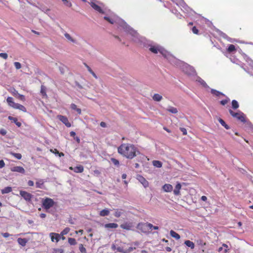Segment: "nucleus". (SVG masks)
I'll use <instances>...</instances> for the list:
<instances>
[{
	"instance_id": "f257e3e1",
	"label": "nucleus",
	"mask_w": 253,
	"mask_h": 253,
	"mask_svg": "<svg viewBox=\"0 0 253 253\" xmlns=\"http://www.w3.org/2000/svg\"><path fill=\"white\" fill-rule=\"evenodd\" d=\"M108 22L111 24L116 23L118 26L127 33L129 34L132 37V40L136 42H144L145 39L141 37L133 28L129 26L124 20L117 16L110 17Z\"/></svg>"
},
{
	"instance_id": "f03ea898",
	"label": "nucleus",
	"mask_w": 253,
	"mask_h": 253,
	"mask_svg": "<svg viewBox=\"0 0 253 253\" xmlns=\"http://www.w3.org/2000/svg\"><path fill=\"white\" fill-rule=\"evenodd\" d=\"M119 154L127 159H132L136 156V152H139L135 146L130 144H122L118 148Z\"/></svg>"
},
{
	"instance_id": "7ed1b4c3",
	"label": "nucleus",
	"mask_w": 253,
	"mask_h": 253,
	"mask_svg": "<svg viewBox=\"0 0 253 253\" xmlns=\"http://www.w3.org/2000/svg\"><path fill=\"white\" fill-rule=\"evenodd\" d=\"M170 62L179 67L185 74L188 75L194 76L196 74V71L193 67L181 60H178L175 57L174 60H172V61Z\"/></svg>"
},
{
	"instance_id": "20e7f679",
	"label": "nucleus",
	"mask_w": 253,
	"mask_h": 253,
	"mask_svg": "<svg viewBox=\"0 0 253 253\" xmlns=\"http://www.w3.org/2000/svg\"><path fill=\"white\" fill-rule=\"evenodd\" d=\"M149 50L154 53H158L160 52L165 58H167L169 62L172 61V60H174V57L171 55L169 52L165 50L162 46L158 45H151L149 44Z\"/></svg>"
},
{
	"instance_id": "39448f33",
	"label": "nucleus",
	"mask_w": 253,
	"mask_h": 253,
	"mask_svg": "<svg viewBox=\"0 0 253 253\" xmlns=\"http://www.w3.org/2000/svg\"><path fill=\"white\" fill-rule=\"evenodd\" d=\"M229 112L232 117L236 118L241 122L245 123L247 122L246 115L242 112L238 111L237 112H235L232 110L229 109Z\"/></svg>"
},
{
	"instance_id": "423d86ee",
	"label": "nucleus",
	"mask_w": 253,
	"mask_h": 253,
	"mask_svg": "<svg viewBox=\"0 0 253 253\" xmlns=\"http://www.w3.org/2000/svg\"><path fill=\"white\" fill-rule=\"evenodd\" d=\"M179 5L181 7V9L184 12L187 13L189 16L196 14V13L192 9L189 7L183 0H180Z\"/></svg>"
},
{
	"instance_id": "0eeeda50",
	"label": "nucleus",
	"mask_w": 253,
	"mask_h": 253,
	"mask_svg": "<svg viewBox=\"0 0 253 253\" xmlns=\"http://www.w3.org/2000/svg\"><path fill=\"white\" fill-rule=\"evenodd\" d=\"M55 204L56 203L53 199L46 197L42 199V207L44 209L47 210L53 207Z\"/></svg>"
},
{
	"instance_id": "6e6552de",
	"label": "nucleus",
	"mask_w": 253,
	"mask_h": 253,
	"mask_svg": "<svg viewBox=\"0 0 253 253\" xmlns=\"http://www.w3.org/2000/svg\"><path fill=\"white\" fill-rule=\"evenodd\" d=\"M208 23L207 24L210 26V25H211L213 27V29L218 34V35L224 38V39H226L228 41L233 42L235 41L234 39H232L231 38H229L225 33H223L221 31L219 30V29L216 28L214 26L212 25V23L208 20Z\"/></svg>"
},
{
	"instance_id": "1a4fd4ad",
	"label": "nucleus",
	"mask_w": 253,
	"mask_h": 253,
	"mask_svg": "<svg viewBox=\"0 0 253 253\" xmlns=\"http://www.w3.org/2000/svg\"><path fill=\"white\" fill-rule=\"evenodd\" d=\"M153 225L152 224L148 222L146 223H139L137 224V228L143 232H145L143 229H146V228H148L149 229L152 230Z\"/></svg>"
},
{
	"instance_id": "9d476101",
	"label": "nucleus",
	"mask_w": 253,
	"mask_h": 253,
	"mask_svg": "<svg viewBox=\"0 0 253 253\" xmlns=\"http://www.w3.org/2000/svg\"><path fill=\"white\" fill-rule=\"evenodd\" d=\"M20 195L25 201L28 202H30L32 198L34 197V196L30 193L22 190L20 191Z\"/></svg>"
},
{
	"instance_id": "9b49d317",
	"label": "nucleus",
	"mask_w": 253,
	"mask_h": 253,
	"mask_svg": "<svg viewBox=\"0 0 253 253\" xmlns=\"http://www.w3.org/2000/svg\"><path fill=\"white\" fill-rule=\"evenodd\" d=\"M134 226L132 222H125L120 225V227L126 230H133Z\"/></svg>"
},
{
	"instance_id": "f8f14e48",
	"label": "nucleus",
	"mask_w": 253,
	"mask_h": 253,
	"mask_svg": "<svg viewBox=\"0 0 253 253\" xmlns=\"http://www.w3.org/2000/svg\"><path fill=\"white\" fill-rule=\"evenodd\" d=\"M57 118L67 127H70L71 126V123L69 122L67 117L61 115L57 116Z\"/></svg>"
},
{
	"instance_id": "ddd939ff",
	"label": "nucleus",
	"mask_w": 253,
	"mask_h": 253,
	"mask_svg": "<svg viewBox=\"0 0 253 253\" xmlns=\"http://www.w3.org/2000/svg\"><path fill=\"white\" fill-rule=\"evenodd\" d=\"M96 0H91L89 2L91 6L96 11L99 12L100 13H104V11L103 10V9L101 8L100 6L98 5L95 3V1Z\"/></svg>"
},
{
	"instance_id": "4468645a",
	"label": "nucleus",
	"mask_w": 253,
	"mask_h": 253,
	"mask_svg": "<svg viewBox=\"0 0 253 253\" xmlns=\"http://www.w3.org/2000/svg\"><path fill=\"white\" fill-rule=\"evenodd\" d=\"M137 179L143 185V186L145 188H146V187H148V186H149V182L142 175H138L137 176Z\"/></svg>"
},
{
	"instance_id": "2eb2a0df",
	"label": "nucleus",
	"mask_w": 253,
	"mask_h": 253,
	"mask_svg": "<svg viewBox=\"0 0 253 253\" xmlns=\"http://www.w3.org/2000/svg\"><path fill=\"white\" fill-rule=\"evenodd\" d=\"M49 236L52 242H58L61 239V235L56 233H50Z\"/></svg>"
},
{
	"instance_id": "dca6fc26",
	"label": "nucleus",
	"mask_w": 253,
	"mask_h": 253,
	"mask_svg": "<svg viewBox=\"0 0 253 253\" xmlns=\"http://www.w3.org/2000/svg\"><path fill=\"white\" fill-rule=\"evenodd\" d=\"M12 171L18 172L24 174L25 172L24 169L20 166H16L11 168Z\"/></svg>"
},
{
	"instance_id": "f3484780",
	"label": "nucleus",
	"mask_w": 253,
	"mask_h": 253,
	"mask_svg": "<svg viewBox=\"0 0 253 253\" xmlns=\"http://www.w3.org/2000/svg\"><path fill=\"white\" fill-rule=\"evenodd\" d=\"M70 169L73 170L76 173H81L84 171V167L82 165H79L74 168L70 167Z\"/></svg>"
},
{
	"instance_id": "a211bd4d",
	"label": "nucleus",
	"mask_w": 253,
	"mask_h": 253,
	"mask_svg": "<svg viewBox=\"0 0 253 253\" xmlns=\"http://www.w3.org/2000/svg\"><path fill=\"white\" fill-rule=\"evenodd\" d=\"M135 249V248L130 247L126 250H124L122 247H119L118 249V252L122 253H129L133 251Z\"/></svg>"
},
{
	"instance_id": "6ab92c4d",
	"label": "nucleus",
	"mask_w": 253,
	"mask_h": 253,
	"mask_svg": "<svg viewBox=\"0 0 253 253\" xmlns=\"http://www.w3.org/2000/svg\"><path fill=\"white\" fill-rule=\"evenodd\" d=\"M6 101L9 106L14 109L15 108L17 103L13 101V98L12 97H8L6 99Z\"/></svg>"
},
{
	"instance_id": "aec40b11",
	"label": "nucleus",
	"mask_w": 253,
	"mask_h": 253,
	"mask_svg": "<svg viewBox=\"0 0 253 253\" xmlns=\"http://www.w3.org/2000/svg\"><path fill=\"white\" fill-rule=\"evenodd\" d=\"M6 101L9 106L14 109L15 108L17 103L13 101V98L12 97H8L6 99Z\"/></svg>"
},
{
	"instance_id": "412c9836",
	"label": "nucleus",
	"mask_w": 253,
	"mask_h": 253,
	"mask_svg": "<svg viewBox=\"0 0 253 253\" xmlns=\"http://www.w3.org/2000/svg\"><path fill=\"white\" fill-rule=\"evenodd\" d=\"M162 189L166 192H170L173 190V187L170 184H165L163 186Z\"/></svg>"
},
{
	"instance_id": "4be33fe9",
	"label": "nucleus",
	"mask_w": 253,
	"mask_h": 253,
	"mask_svg": "<svg viewBox=\"0 0 253 253\" xmlns=\"http://www.w3.org/2000/svg\"><path fill=\"white\" fill-rule=\"evenodd\" d=\"M181 188V185L179 182H177L175 185V188L173 190V194L176 195H180V190Z\"/></svg>"
},
{
	"instance_id": "5701e85b",
	"label": "nucleus",
	"mask_w": 253,
	"mask_h": 253,
	"mask_svg": "<svg viewBox=\"0 0 253 253\" xmlns=\"http://www.w3.org/2000/svg\"><path fill=\"white\" fill-rule=\"evenodd\" d=\"M8 119L13 122L18 127H20L21 126L22 124L20 122L18 121L17 118L9 116H8Z\"/></svg>"
},
{
	"instance_id": "b1692460",
	"label": "nucleus",
	"mask_w": 253,
	"mask_h": 253,
	"mask_svg": "<svg viewBox=\"0 0 253 253\" xmlns=\"http://www.w3.org/2000/svg\"><path fill=\"white\" fill-rule=\"evenodd\" d=\"M17 242L20 245L22 246V247H24L26 246V243L28 242V240L26 238H19L17 239Z\"/></svg>"
},
{
	"instance_id": "393cba45",
	"label": "nucleus",
	"mask_w": 253,
	"mask_h": 253,
	"mask_svg": "<svg viewBox=\"0 0 253 253\" xmlns=\"http://www.w3.org/2000/svg\"><path fill=\"white\" fill-rule=\"evenodd\" d=\"M118 227V224L115 223H107L104 225V227L105 228L109 229V228H116Z\"/></svg>"
},
{
	"instance_id": "a878e982",
	"label": "nucleus",
	"mask_w": 253,
	"mask_h": 253,
	"mask_svg": "<svg viewBox=\"0 0 253 253\" xmlns=\"http://www.w3.org/2000/svg\"><path fill=\"white\" fill-rule=\"evenodd\" d=\"M211 94L215 95L216 96H219L220 95H222V96H225V94L224 93H223L222 92H221L219 91H218L216 89H211Z\"/></svg>"
},
{
	"instance_id": "bb28decb",
	"label": "nucleus",
	"mask_w": 253,
	"mask_h": 253,
	"mask_svg": "<svg viewBox=\"0 0 253 253\" xmlns=\"http://www.w3.org/2000/svg\"><path fill=\"white\" fill-rule=\"evenodd\" d=\"M196 81L200 83V84H202L204 87L209 88V86L207 84V83L200 77H198Z\"/></svg>"
},
{
	"instance_id": "cd10ccee",
	"label": "nucleus",
	"mask_w": 253,
	"mask_h": 253,
	"mask_svg": "<svg viewBox=\"0 0 253 253\" xmlns=\"http://www.w3.org/2000/svg\"><path fill=\"white\" fill-rule=\"evenodd\" d=\"M169 234L172 237L176 239V240H179L180 238V236L173 230H170Z\"/></svg>"
},
{
	"instance_id": "c85d7f7f",
	"label": "nucleus",
	"mask_w": 253,
	"mask_h": 253,
	"mask_svg": "<svg viewBox=\"0 0 253 253\" xmlns=\"http://www.w3.org/2000/svg\"><path fill=\"white\" fill-rule=\"evenodd\" d=\"M184 244L186 246L190 248L191 249H193L194 248V247H195L194 243L193 242H192V241H191L190 240H186L184 242Z\"/></svg>"
},
{
	"instance_id": "c756f323",
	"label": "nucleus",
	"mask_w": 253,
	"mask_h": 253,
	"mask_svg": "<svg viewBox=\"0 0 253 253\" xmlns=\"http://www.w3.org/2000/svg\"><path fill=\"white\" fill-rule=\"evenodd\" d=\"M218 121L219 123L221 125V126L225 127V128H226V129H230V126L226 124V123L223 119L219 118L218 119Z\"/></svg>"
},
{
	"instance_id": "7c9ffc66",
	"label": "nucleus",
	"mask_w": 253,
	"mask_h": 253,
	"mask_svg": "<svg viewBox=\"0 0 253 253\" xmlns=\"http://www.w3.org/2000/svg\"><path fill=\"white\" fill-rule=\"evenodd\" d=\"M70 108L72 110H76L79 115L82 113L81 109L77 108V105L74 103H72L71 104Z\"/></svg>"
},
{
	"instance_id": "2f4dec72",
	"label": "nucleus",
	"mask_w": 253,
	"mask_h": 253,
	"mask_svg": "<svg viewBox=\"0 0 253 253\" xmlns=\"http://www.w3.org/2000/svg\"><path fill=\"white\" fill-rule=\"evenodd\" d=\"M162 96L158 93H155L152 96L153 99L155 101H160L162 99Z\"/></svg>"
},
{
	"instance_id": "473e14b6",
	"label": "nucleus",
	"mask_w": 253,
	"mask_h": 253,
	"mask_svg": "<svg viewBox=\"0 0 253 253\" xmlns=\"http://www.w3.org/2000/svg\"><path fill=\"white\" fill-rule=\"evenodd\" d=\"M232 108L234 110H236L239 107L238 101L236 100H233L231 102Z\"/></svg>"
},
{
	"instance_id": "72a5a7b5",
	"label": "nucleus",
	"mask_w": 253,
	"mask_h": 253,
	"mask_svg": "<svg viewBox=\"0 0 253 253\" xmlns=\"http://www.w3.org/2000/svg\"><path fill=\"white\" fill-rule=\"evenodd\" d=\"M12 191V188L10 186H7L1 190V193L2 194H7Z\"/></svg>"
},
{
	"instance_id": "f704fd0d",
	"label": "nucleus",
	"mask_w": 253,
	"mask_h": 253,
	"mask_svg": "<svg viewBox=\"0 0 253 253\" xmlns=\"http://www.w3.org/2000/svg\"><path fill=\"white\" fill-rule=\"evenodd\" d=\"M16 109H19V110H21L24 112H27L26 108L22 105L17 103L16 105V106L15 107Z\"/></svg>"
},
{
	"instance_id": "c9c22d12",
	"label": "nucleus",
	"mask_w": 253,
	"mask_h": 253,
	"mask_svg": "<svg viewBox=\"0 0 253 253\" xmlns=\"http://www.w3.org/2000/svg\"><path fill=\"white\" fill-rule=\"evenodd\" d=\"M153 165L154 167L160 168L162 167V163L160 161L154 160L153 161Z\"/></svg>"
},
{
	"instance_id": "e433bc0d",
	"label": "nucleus",
	"mask_w": 253,
	"mask_h": 253,
	"mask_svg": "<svg viewBox=\"0 0 253 253\" xmlns=\"http://www.w3.org/2000/svg\"><path fill=\"white\" fill-rule=\"evenodd\" d=\"M84 66L86 67L88 71L91 74H92V75L96 79L97 78V76L96 75V74H95V73L91 70V69L90 68V67L89 66H88L85 63H84Z\"/></svg>"
},
{
	"instance_id": "4c0bfd02",
	"label": "nucleus",
	"mask_w": 253,
	"mask_h": 253,
	"mask_svg": "<svg viewBox=\"0 0 253 253\" xmlns=\"http://www.w3.org/2000/svg\"><path fill=\"white\" fill-rule=\"evenodd\" d=\"M167 110L172 114H176L178 112L177 108L172 106H169Z\"/></svg>"
},
{
	"instance_id": "58836bf2",
	"label": "nucleus",
	"mask_w": 253,
	"mask_h": 253,
	"mask_svg": "<svg viewBox=\"0 0 253 253\" xmlns=\"http://www.w3.org/2000/svg\"><path fill=\"white\" fill-rule=\"evenodd\" d=\"M227 50L229 53L233 52L236 51L235 46L233 44H230L228 47Z\"/></svg>"
},
{
	"instance_id": "ea45409f",
	"label": "nucleus",
	"mask_w": 253,
	"mask_h": 253,
	"mask_svg": "<svg viewBox=\"0 0 253 253\" xmlns=\"http://www.w3.org/2000/svg\"><path fill=\"white\" fill-rule=\"evenodd\" d=\"M109 214V211L108 209H104L100 212V215L102 216L108 215Z\"/></svg>"
},
{
	"instance_id": "a19ab883",
	"label": "nucleus",
	"mask_w": 253,
	"mask_h": 253,
	"mask_svg": "<svg viewBox=\"0 0 253 253\" xmlns=\"http://www.w3.org/2000/svg\"><path fill=\"white\" fill-rule=\"evenodd\" d=\"M64 36L65 37V38L69 41H70V42H73V43H75L76 42V40H74V39H73L71 36L67 33H65L64 34Z\"/></svg>"
},
{
	"instance_id": "79ce46f5",
	"label": "nucleus",
	"mask_w": 253,
	"mask_h": 253,
	"mask_svg": "<svg viewBox=\"0 0 253 253\" xmlns=\"http://www.w3.org/2000/svg\"><path fill=\"white\" fill-rule=\"evenodd\" d=\"M68 243L70 245H75L77 244L76 240L73 238H68Z\"/></svg>"
},
{
	"instance_id": "37998d69",
	"label": "nucleus",
	"mask_w": 253,
	"mask_h": 253,
	"mask_svg": "<svg viewBox=\"0 0 253 253\" xmlns=\"http://www.w3.org/2000/svg\"><path fill=\"white\" fill-rule=\"evenodd\" d=\"M10 154L13 156L15 158L18 160H20L22 158V155L20 153H15L14 152H11Z\"/></svg>"
},
{
	"instance_id": "c03bdc74",
	"label": "nucleus",
	"mask_w": 253,
	"mask_h": 253,
	"mask_svg": "<svg viewBox=\"0 0 253 253\" xmlns=\"http://www.w3.org/2000/svg\"><path fill=\"white\" fill-rule=\"evenodd\" d=\"M111 161L113 164H114V165L119 167L120 163L117 159L114 158H111Z\"/></svg>"
},
{
	"instance_id": "a18cd8bd",
	"label": "nucleus",
	"mask_w": 253,
	"mask_h": 253,
	"mask_svg": "<svg viewBox=\"0 0 253 253\" xmlns=\"http://www.w3.org/2000/svg\"><path fill=\"white\" fill-rule=\"evenodd\" d=\"M79 250L82 253H86V249L84 247L82 244L79 245Z\"/></svg>"
},
{
	"instance_id": "49530a36",
	"label": "nucleus",
	"mask_w": 253,
	"mask_h": 253,
	"mask_svg": "<svg viewBox=\"0 0 253 253\" xmlns=\"http://www.w3.org/2000/svg\"><path fill=\"white\" fill-rule=\"evenodd\" d=\"M229 101H230V99L227 96H226V99L221 100L220 101V103L222 105L224 106L225 104H226Z\"/></svg>"
},
{
	"instance_id": "de8ad7c7",
	"label": "nucleus",
	"mask_w": 253,
	"mask_h": 253,
	"mask_svg": "<svg viewBox=\"0 0 253 253\" xmlns=\"http://www.w3.org/2000/svg\"><path fill=\"white\" fill-rule=\"evenodd\" d=\"M41 93L43 96H47L45 91V87L43 85L41 86Z\"/></svg>"
},
{
	"instance_id": "09e8293b",
	"label": "nucleus",
	"mask_w": 253,
	"mask_h": 253,
	"mask_svg": "<svg viewBox=\"0 0 253 253\" xmlns=\"http://www.w3.org/2000/svg\"><path fill=\"white\" fill-rule=\"evenodd\" d=\"M70 231V228L68 227L65 228L60 233V235L64 236L67 234Z\"/></svg>"
},
{
	"instance_id": "8fccbe9b",
	"label": "nucleus",
	"mask_w": 253,
	"mask_h": 253,
	"mask_svg": "<svg viewBox=\"0 0 253 253\" xmlns=\"http://www.w3.org/2000/svg\"><path fill=\"white\" fill-rule=\"evenodd\" d=\"M62 1L64 3V4L66 6H67L69 7H71L72 6V3L70 1H69L68 0H62Z\"/></svg>"
},
{
	"instance_id": "3c124183",
	"label": "nucleus",
	"mask_w": 253,
	"mask_h": 253,
	"mask_svg": "<svg viewBox=\"0 0 253 253\" xmlns=\"http://www.w3.org/2000/svg\"><path fill=\"white\" fill-rule=\"evenodd\" d=\"M43 185V182L42 181L36 182V186L37 188H42Z\"/></svg>"
},
{
	"instance_id": "603ef678",
	"label": "nucleus",
	"mask_w": 253,
	"mask_h": 253,
	"mask_svg": "<svg viewBox=\"0 0 253 253\" xmlns=\"http://www.w3.org/2000/svg\"><path fill=\"white\" fill-rule=\"evenodd\" d=\"M14 65L16 69H19L21 68V64L18 62H15Z\"/></svg>"
},
{
	"instance_id": "864d4df0",
	"label": "nucleus",
	"mask_w": 253,
	"mask_h": 253,
	"mask_svg": "<svg viewBox=\"0 0 253 253\" xmlns=\"http://www.w3.org/2000/svg\"><path fill=\"white\" fill-rule=\"evenodd\" d=\"M122 214V212L120 211H119L118 210H117L115 213H114V216L116 217H119L121 216V215Z\"/></svg>"
},
{
	"instance_id": "5fc2aeb1",
	"label": "nucleus",
	"mask_w": 253,
	"mask_h": 253,
	"mask_svg": "<svg viewBox=\"0 0 253 253\" xmlns=\"http://www.w3.org/2000/svg\"><path fill=\"white\" fill-rule=\"evenodd\" d=\"M222 247L223 248H225V249L223 251V252L224 253H227L228 252H229V249H228V246L226 244H223L222 245Z\"/></svg>"
},
{
	"instance_id": "6e6d98bb",
	"label": "nucleus",
	"mask_w": 253,
	"mask_h": 253,
	"mask_svg": "<svg viewBox=\"0 0 253 253\" xmlns=\"http://www.w3.org/2000/svg\"><path fill=\"white\" fill-rule=\"evenodd\" d=\"M239 52L244 57V58L246 59V58L247 59H249V57L248 56V55L247 54H246L245 53H244L242 50H241V49L239 48V50H238Z\"/></svg>"
},
{
	"instance_id": "4d7b16f0",
	"label": "nucleus",
	"mask_w": 253,
	"mask_h": 253,
	"mask_svg": "<svg viewBox=\"0 0 253 253\" xmlns=\"http://www.w3.org/2000/svg\"><path fill=\"white\" fill-rule=\"evenodd\" d=\"M11 92H12V94L15 96H17L19 94L18 91L14 88H12L11 89Z\"/></svg>"
},
{
	"instance_id": "13d9d810",
	"label": "nucleus",
	"mask_w": 253,
	"mask_h": 253,
	"mask_svg": "<svg viewBox=\"0 0 253 253\" xmlns=\"http://www.w3.org/2000/svg\"><path fill=\"white\" fill-rule=\"evenodd\" d=\"M0 57L4 59H6L8 58V55L6 53H0Z\"/></svg>"
},
{
	"instance_id": "bf43d9fd",
	"label": "nucleus",
	"mask_w": 253,
	"mask_h": 253,
	"mask_svg": "<svg viewBox=\"0 0 253 253\" xmlns=\"http://www.w3.org/2000/svg\"><path fill=\"white\" fill-rule=\"evenodd\" d=\"M17 97L21 100L22 101H25V97L24 95L20 94H18Z\"/></svg>"
},
{
	"instance_id": "052dcab7",
	"label": "nucleus",
	"mask_w": 253,
	"mask_h": 253,
	"mask_svg": "<svg viewBox=\"0 0 253 253\" xmlns=\"http://www.w3.org/2000/svg\"><path fill=\"white\" fill-rule=\"evenodd\" d=\"M192 30L194 34H198L199 30L195 26L192 28Z\"/></svg>"
},
{
	"instance_id": "680f3d73",
	"label": "nucleus",
	"mask_w": 253,
	"mask_h": 253,
	"mask_svg": "<svg viewBox=\"0 0 253 253\" xmlns=\"http://www.w3.org/2000/svg\"><path fill=\"white\" fill-rule=\"evenodd\" d=\"M180 130L183 135H186L187 134V130L185 128L180 127Z\"/></svg>"
},
{
	"instance_id": "e2e57ef3",
	"label": "nucleus",
	"mask_w": 253,
	"mask_h": 253,
	"mask_svg": "<svg viewBox=\"0 0 253 253\" xmlns=\"http://www.w3.org/2000/svg\"><path fill=\"white\" fill-rule=\"evenodd\" d=\"M75 84L76 86H77L79 89H81L83 88V86L81 84H80L78 82L75 81Z\"/></svg>"
},
{
	"instance_id": "0e129e2a",
	"label": "nucleus",
	"mask_w": 253,
	"mask_h": 253,
	"mask_svg": "<svg viewBox=\"0 0 253 253\" xmlns=\"http://www.w3.org/2000/svg\"><path fill=\"white\" fill-rule=\"evenodd\" d=\"M6 132H7L6 130L3 128H1L0 129V134H1L2 135H5L6 134Z\"/></svg>"
},
{
	"instance_id": "69168bd1",
	"label": "nucleus",
	"mask_w": 253,
	"mask_h": 253,
	"mask_svg": "<svg viewBox=\"0 0 253 253\" xmlns=\"http://www.w3.org/2000/svg\"><path fill=\"white\" fill-rule=\"evenodd\" d=\"M247 123V126L250 127L251 129H253V125L250 121H247L245 123Z\"/></svg>"
},
{
	"instance_id": "338daca9",
	"label": "nucleus",
	"mask_w": 253,
	"mask_h": 253,
	"mask_svg": "<svg viewBox=\"0 0 253 253\" xmlns=\"http://www.w3.org/2000/svg\"><path fill=\"white\" fill-rule=\"evenodd\" d=\"M50 151L52 152L56 156H58V154H59V152L56 149H54L53 150H50Z\"/></svg>"
},
{
	"instance_id": "774afa93",
	"label": "nucleus",
	"mask_w": 253,
	"mask_h": 253,
	"mask_svg": "<svg viewBox=\"0 0 253 253\" xmlns=\"http://www.w3.org/2000/svg\"><path fill=\"white\" fill-rule=\"evenodd\" d=\"M54 252H59L60 253H64V250L62 249H57L54 250Z\"/></svg>"
}]
</instances>
